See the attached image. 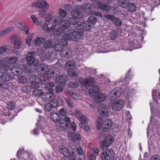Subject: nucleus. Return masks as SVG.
I'll list each match as a JSON object with an SVG mask.
<instances>
[{"label":"nucleus","mask_w":160,"mask_h":160,"mask_svg":"<svg viewBox=\"0 0 160 160\" xmlns=\"http://www.w3.org/2000/svg\"><path fill=\"white\" fill-rule=\"evenodd\" d=\"M92 4L95 8L100 9L102 3L101 0H93Z\"/></svg>","instance_id":"nucleus-41"},{"label":"nucleus","mask_w":160,"mask_h":160,"mask_svg":"<svg viewBox=\"0 0 160 160\" xmlns=\"http://www.w3.org/2000/svg\"><path fill=\"white\" fill-rule=\"evenodd\" d=\"M8 63L10 65H12L16 63L18 60V58L16 56L11 57L8 59Z\"/></svg>","instance_id":"nucleus-51"},{"label":"nucleus","mask_w":160,"mask_h":160,"mask_svg":"<svg viewBox=\"0 0 160 160\" xmlns=\"http://www.w3.org/2000/svg\"><path fill=\"white\" fill-rule=\"evenodd\" d=\"M59 13L60 17L62 18H64L67 14V12L62 9H59Z\"/></svg>","instance_id":"nucleus-59"},{"label":"nucleus","mask_w":160,"mask_h":160,"mask_svg":"<svg viewBox=\"0 0 160 160\" xmlns=\"http://www.w3.org/2000/svg\"><path fill=\"white\" fill-rule=\"evenodd\" d=\"M103 119L100 117H98L97 119L96 125L97 128L100 129L102 126L103 122Z\"/></svg>","instance_id":"nucleus-52"},{"label":"nucleus","mask_w":160,"mask_h":160,"mask_svg":"<svg viewBox=\"0 0 160 160\" xmlns=\"http://www.w3.org/2000/svg\"><path fill=\"white\" fill-rule=\"evenodd\" d=\"M8 50V48L6 46H3L0 47V58H1L2 54Z\"/></svg>","instance_id":"nucleus-57"},{"label":"nucleus","mask_w":160,"mask_h":160,"mask_svg":"<svg viewBox=\"0 0 160 160\" xmlns=\"http://www.w3.org/2000/svg\"><path fill=\"white\" fill-rule=\"evenodd\" d=\"M74 112L75 115L78 118V119L80 122V123L79 124L80 127H83V124L87 123L88 122V120L87 117L82 114L80 111L75 110Z\"/></svg>","instance_id":"nucleus-13"},{"label":"nucleus","mask_w":160,"mask_h":160,"mask_svg":"<svg viewBox=\"0 0 160 160\" xmlns=\"http://www.w3.org/2000/svg\"><path fill=\"white\" fill-rule=\"evenodd\" d=\"M76 66V63L73 60H70L66 63L65 66L68 69V72H71L74 69Z\"/></svg>","instance_id":"nucleus-23"},{"label":"nucleus","mask_w":160,"mask_h":160,"mask_svg":"<svg viewBox=\"0 0 160 160\" xmlns=\"http://www.w3.org/2000/svg\"><path fill=\"white\" fill-rule=\"evenodd\" d=\"M11 71L13 75L17 76L20 74L22 72V70L18 66H14L11 68Z\"/></svg>","instance_id":"nucleus-30"},{"label":"nucleus","mask_w":160,"mask_h":160,"mask_svg":"<svg viewBox=\"0 0 160 160\" xmlns=\"http://www.w3.org/2000/svg\"><path fill=\"white\" fill-rule=\"evenodd\" d=\"M118 2L121 7L125 8L127 7L129 2L128 0H118Z\"/></svg>","instance_id":"nucleus-43"},{"label":"nucleus","mask_w":160,"mask_h":160,"mask_svg":"<svg viewBox=\"0 0 160 160\" xmlns=\"http://www.w3.org/2000/svg\"><path fill=\"white\" fill-rule=\"evenodd\" d=\"M2 61V59L0 60V63H1ZM10 70H11V68L6 62H4L3 64H1L0 65V72L5 73Z\"/></svg>","instance_id":"nucleus-27"},{"label":"nucleus","mask_w":160,"mask_h":160,"mask_svg":"<svg viewBox=\"0 0 160 160\" xmlns=\"http://www.w3.org/2000/svg\"><path fill=\"white\" fill-rule=\"evenodd\" d=\"M114 141L113 137L111 135H108L106 136L103 140L101 142L100 145L101 149L103 150L107 148Z\"/></svg>","instance_id":"nucleus-8"},{"label":"nucleus","mask_w":160,"mask_h":160,"mask_svg":"<svg viewBox=\"0 0 160 160\" xmlns=\"http://www.w3.org/2000/svg\"><path fill=\"white\" fill-rule=\"evenodd\" d=\"M27 81L26 78L25 77L20 76L18 77V82L20 84L25 83Z\"/></svg>","instance_id":"nucleus-60"},{"label":"nucleus","mask_w":160,"mask_h":160,"mask_svg":"<svg viewBox=\"0 0 160 160\" xmlns=\"http://www.w3.org/2000/svg\"><path fill=\"white\" fill-rule=\"evenodd\" d=\"M56 53L55 51H48L45 54L44 57L45 58L48 59L54 58H56Z\"/></svg>","instance_id":"nucleus-36"},{"label":"nucleus","mask_w":160,"mask_h":160,"mask_svg":"<svg viewBox=\"0 0 160 160\" xmlns=\"http://www.w3.org/2000/svg\"><path fill=\"white\" fill-rule=\"evenodd\" d=\"M68 78L66 75L61 74L59 76H57L55 79V82L58 84H63L67 81Z\"/></svg>","instance_id":"nucleus-24"},{"label":"nucleus","mask_w":160,"mask_h":160,"mask_svg":"<svg viewBox=\"0 0 160 160\" xmlns=\"http://www.w3.org/2000/svg\"><path fill=\"white\" fill-rule=\"evenodd\" d=\"M50 115L51 119L53 122H56L60 119L59 115L55 112H51Z\"/></svg>","instance_id":"nucleus-38"},{"label":"nucleus","mask_w":160,"mask_h":160,"mask_svg":"<svg viewBox=\"0 0 160 160\" xmlns=\"http://www.w3.org/2000/svg\"><path fill=\"white\" fill-rule=\"evenodd\" d=\"M102 8H100V9L104 10L106 12L108 11L109 9H110V7L109 6L102 4Z\"/></svg>","instance_id":"nucleus-64"},{"label":"nucleus","mask_w":160,"mask_h":160,"mask_svg":"<svg viewBox=\"0 0 160 160\" xmlns=\"http://www.w3.org/2000/svg\"><path fill=\"white\" fill-rule=\"evenodd\" d=\"M106 95L104 93H100L98 94L94 97V99L97 103L104 101L106 98Z\"/></svg>","instance_id":"nucleus-34"},{"label":"nucleus","mask_w":160,"mask_h":160,"mask_svg":"<svg viewBox=\"0 0 160 160\" xmlns=\"http://www.w3.org/2000/svg\"><path fill=\"white\" fill-rule=\"evenodd\" d=\"M91 5L89 3H86L84 6V10L87 14H90L91 12Z\"/></svg>","instance_id":"nucleus-44"},{"label":"nucleus","mask_w":160,"mask_h":160,"mask_svg":"<svg viewBox=\"0 0 160 160\" xmlns=\"http://www.w3.org/2000/svg\"><path fill=\"white\" fill-rule=\"evenodd\" d=\"M122 91L121 88H115L111 92L109 96L111 99L114 100L120 95Z\"/></svg>","instance_id":"nucleus-17"},{"label":"nucleus","mask_w":160,"mask_h":160,"mask_svg":"<svg viewBox=\"0 0 160 160\" xmlns=\"http://www.w3.org/2000/svg\"><path fill=\"white\" fill-rule=\"evenodd\" d=\"M35 52H32L28 53L27 54L26 60L28 64L32 65L35 61L34 56Z\"/></svg>","instance_id":"nucleus-25"},{"label":"nucleus","mask_w":160,"mask_h":160,"mask_svg":"<svg viewBox=\"0 0 160 160\" xmlns=\"http://www.w3.org/2000/svg\"><path fill=\"white\" fill-rule=\"evenodd\" d=\"M59 41L61 42L55 44L53 45V48L57 52H62V54L66 56H70L71 52L67 47L68 43V41L64 39L62 36Z\"/></svg>","instance_id":"nucleus-2"},{"label":"nucleus","mask_w":160,"mask_h":160,"mask_svg":"<svg viewBox=\"0 0 160 160\" xmlns=\"http://www.w3.org/2000/svg\"><path fill=\"white\" fill-rule=\"evenodd\" d=\"M65 100L68 107L71 108H73V106L72 104V101L71 98H65Z\"/></svg>","instance_id":"nucleus-55"},{"label":"nucleus","mask_w":160,"mask_h":160,"mask_svg":"<svg viewBox=\"0 0 160 160\" xmlns=\"http://www.w3.org/2000/svg\"><path fill=\"white\" fill-rule=\"evenodd\" d=\"M104 17L106 19L112 21L115 26L120 27L122 24V20L113 15L107 14L105 15Z\"/></svg>","instance_id":"nucleus-15"},{"label":"nucleus","mask_w":160,"mask_h":160,"mask_svg":"<svg viewBox=\"0 0 160 160\" xmlns=\"http://www.w3.org/2000/svg\"><path fill=\"white\" fill-rule=\"evenodd\" d=\"M143 37L142 36H139L138 38V41L137 40H134L133 41L130 42L128 43V47L126 46H122L121 47L122 50L125 51L129 50L131 51L135 49H138L139 48V43L141 42L143 40ZM141 48V47H140Z\"/></svg>","instance_id":"nucleus-5"},{"label":"nucleus","mask_w":160,"mask_h":160,"mask_svg":"<svg viewBox=\"0 0 160 160\" xmlns=\"http://www.w3.org/2000/svg\"><path fill=\"white\" fill-rule=\"evenodd\" d=\"M83 82L86 86H90L95 83V80L93 77H89L85 79Z\"/></svg>","instance_id":"nucleus-35"},{"label":"nucleus","mask_w":160,"mask_h":160,"mask_svg":"<svg viewBox=\"0 0 160 160\" xmlns=\"http://www.w3.org/2000/svg\"><path fill=\"white\" fill-rule=\"evenodd\" d=\"M12 78L13 76L8 73L3 74L0 76L1 80L3 82L9 81Z\"/></svg>","instance_id":"nucleus-32"},{"label":"nucleus","mask_w":160,"mask_h":160,"mask_svg":"<svg viewBox=\"0 0 160 160\" xmlns=\"http://www.w3.org/2000/svg\"><path fill=\"white\" fill-rule=\"evenodd\" d=\"M79 85V84L78 82L70 81L68 84V86L73 88H78Z\"/></svg>","instance_id":"nucleus-53"},{"label":"nucleus","mask_w":160,"mask_h":160,"mask_svg":"<svg viewBox=\"0 0 160 160\" xmlns=\"http://www.w3.org/2000/svg\"><path fill=\"white\" fill-rule=\"evenodd\" d=\"M127 8L130 12H133L136 10L137 7L135 4L132 2H129Z\"/></svg>","instance_id":"nucleus-46"},{"label":"nucleus","mask_w":160,"mask_h":160,"mask_svg":"<svg viewBox=\"0 0 160 160\" xmlns=\"http://www.w3.org/2000/svg\"><path fill=\"white\" fill-rule=\"evenodd\" d=\"M99 87L97 85H93L88 89V92L90 94L97 93L99 90Z\"/></svg>","instance_id":"nucleus-37"},{"label":"nucleus","mask_w":160,"mask_h":160,"mask_svg":"<svg viewBox=\"0 0 160 160\" xmlns=\"http://www.w3.org/2000/svg\"><path fill=\"white\" fill-rule=\"evenodd\" d=\"M124 104V101L121 99L117 100L112 103L111 108L114 111L120 110L123 108Z\"/></svg>","instance_id":"nucleus-14"},{"label":"nucleus","mask_w":160,"mask_h":160,"mask_svg":"<svg viewBox=\"0 0 160 160\" xmlns=\"http://www.w3.org/2000/svg\"><path fill=\"white\" fill-rule=\"evenodd\" d=\"M123 94L127 99L131 98L133 94V92L132 89L129 87L127 86L123 91Z\"/></svg>","instance_id":"nucleus-29"},{"label":"nucleus","mask_w":160,"mask_h":160,"mask_svg":"<svg viewBox=\"0 0 160 160\" xmlns=\"http://www.w3.org/2000/svg\"><path fill=\"white\" fill-rule=\"evenodd\" d=\"M14 29V27H10L6 29H3V32H4L5 35L10 32L13 31Z\"/></svg>","instance_id":"nucleus-63"},{"label":"nucleus","mask_w":160,"mask_h":160,"mask_svg":"<svg viewBox=\"0 0 160 160\" xmlns=\"http://www.w3.org/2000/svg\"><path fill=\"white\" fill-rule=\"evenodd\" d=\"M22 160H31L32 158V154L30 152H25L22 156Z\"/></svg>","instance_id":"nucleus-45"},{"label":"nucleus","mask_w":160,"mask_h":160,"mask_svg":"<svg viewBox=\"0 0 160 160\" xmlns=\"http://www.w3.org/2000/svg\"><path fill=\"white\" fill-rule=\"evenodd\" d=\"M59 113L61 116H65L68 114V110L64 108H62L59 110Z\"/></svg>","instance_id":"nucleus-56"},{"label":"nucleus","mask_w":160,"mask_h":160,"mask_svg":"<svg viewBox=\"0 0 160 160\" xmlns=\"http://www.w3.org/2000/svg\"><path fill=\"white\" fill-rule=\"evenodd\" d=\"M10 40L14 44V47L16 49L20 48L22 44L21 38L18 36L12 35L10 37Z\"/></svg>","instance_id":"nucleus-12"},{"label":"nucleus","mask_w":160,"mask_h":160,"mask_svg":"<svg viewBox=\"0 0 160 160\" xmlns=\"http://www.w3.org/2000/svg\"><path fill=\"white\" fill-rule=\"evenodd\" d=\"M16 26L22 30L24 31L27 34H29V30L28 26L23 22L17 23Z\"/></svg>","instance_id":"nucleus-26"},{"label":"nucleus","mask_w":160,"mask_h":160,"mask_svg":"<svg viewBox=\"0 0 160 160\" xmlns=\"http://www.w3.org/2000/svg\"><path fill=\"white\" fill-rule=\"evenodd\" d=\"M92 25L88 20L84 22H77L75 24V27L78 29H81V31L89 30L92 28Z\"/></svg>","instance_id":"nucleus-9"},{"label":"nucleus","mask_w":160,"mask_h":160,"mask_svg":"<svg viewBox=\"0 0 160 160\" xmlns=\"http://www.w3.org/2000/svg\"><path fill=\"white\" fill-rule=\"evenodd\" d=\"M32 6L35 8L41 9L38 11L39 15L41 17H43L47 13L49 7V5L43 0H39L32 3Z\"/></svg>","instance_id":"nucleus-4"},{"label":"nucleus","mask_w":160,"mask_h":160,"mask_svg":"<svg viewBox=\"0 0 160 160\" xmlns=\"http://www.w3.org/2000/svg\"><path fill=\"white\" fill-rule=\"evenodd\" d=\"M114 157V152L112 149H108L101 154L102 160H113Z\"/></svg>","instance_id":"nucleus-7"},{"label":"nucleus","mask_w":160,"mask_h":160,"mask_svg":"<svg viewBox=\"0 0 160 160\" xmlns=\"http://www.w3.org/2000/svg\"><path fill=\"white\" fill-rule=\"evenodd\" d=\"M59 151L61 154L64 156H70V154L67 148L62 146L59 149Z\"/></svg>","instance_id":"nucleus-42"},{"label":"nucleus","mask_w":160,"mask_h":160,"mask_svg":"<svg viewBox=\"0 0 160 160\" xmlns=\"http://www.w3.org/2000/svg\"><path fill=\"white\" fill-rule=\"evenodd\" d=\"M99 151V149L97 148H92L90 152V160H96V156L98 155Z\"/></svg>","instance_id":"nucleus-28"},{"label":"nucleus","mask_w":160,"mask_h":160,"mask_svg":"<svg viewBox=\"0 0 160 160\" xmlns=\"http://www.w3.org/2000/svg\"><path fill=\"white\" fill-rule=\"evenodd\" d=\"M69 26V23L68 20H63L61 21L58 16H55L52 22H46L42 26V28L44 31L47 32L53 31L54 35H56L57 37H58Z\"/></svg>","instance_id":"nucleus-1"},{"label":"nucleus","mask_w":160,"mask_h":160,"mask_svg":"<svg viewBox=\"0 0 160 160\" xmlns=\"http://www.w3.org/2000/svg\"><path fill=\"white\" fill-rule=\"evenodd\" d=\"M52 42L51 40H49L46 42L44 44V48H48L52 45Z\"/></svg>","instance_id":"nucleus-62"},{"label":"nucleus","mask_w":160,"mask_h":160,"mask_svg":"<svg viewBox=\"0 0 160 160\" xmlns=\"http://www.w3.org/2000/svg\"><path fill=\"white\" fill-rule=\"evenodd\" d=\"M158 98L160 99V93H159V91L158 90H155L152 91V95L153 98V102H152L151 101L150 102V105L151 106V112H152V108L154 107H155L156 105H158V102L155 100L156 97V96L158 97Z\"/></svg>","instance_id":"nucleus-16"},{"label":"nucleus","mask_w":160,"mask_h":160,"mask_svg":"<svg viewBox=\"0 0 160 160\" xmlns=\"http://www.w3.org/2000/svg\"><path fill=\"white\" fill-rule=\"evenodd\" d=\"M59 123L61 127L65 129L68 128V125L70 123V119L68 117H66L64 119H60Z\"/></svg>","instance_id":"nucleus-20"},{"label":"nucleus","mask_w":160,"mask_h":160,"mask_svg":"<svg viewBox=\"0 0 160 160\" xmlns=\"http://www.w3.org/2000/svg\"><path fill=\"white\" fill-rule=\"evenodd\" d=\"M71 15L72 17L70 18L69 21H68L70 24L73 25L75 27V24L77 22H80V21H77L76 19H80L82 18L83 17L82 12L79 11L77 10H73L71 12Z\"/></svg>","instance_id":"nucleus-6"},{"label":"nucleus","mask_w":160,"mask_h":160,"mask_svg":"<svg viewBox=\"0 0 160 160\" xmlns=\"http://www.w3.org/2000/svg\"><path fill=\"white\" fill-rule=\"evenodd\" d=\"M48 72V79L52 78L53 79L60 73L59 69L55 65L49 67Z\"/></svg>","instance_id":"nucleus-10"},{"label":"nucleus","mask_w":160,"mask_h":160,"mask_svg":"<svg viewBox=\"0 0 160 160\" xmlns=\"http://www.w3.org/2000/svg\"><path fill=\"white\" fill-rule=\"evenodd\" d=\"M44 41V39L41 38H37L34 42V44L38 46H39L42 44Z\"/></svg>","instance_id":"nucleus-47"},{"label":"nucleus","mask_w":160,"mask_h":160,"mask_svg":"<svg viewBox=\"0 0 160 160\" xmlns=\"http://www.w3.org/2000/svg\"><path fill=\"white\" fill-rule=\"evenodd\" d=\"M31 88L33 89H37L39 88V84L38 81H36L32 82H30Z\"/></svg>","instance_id":"nucleus-58"},{"label":"nucleus","mask_w":160,"mask_h":160,"mask_svg":"<svg viewBox=\"0 0 160 160\" xmlns=\"http://www.w3.org/2000/svg\"><path fill=\"white\" fill-rule=\"evenodd\" d=\"M7 108L8 109L12 110L14 109L15 107L14 103L11 101L8 102L7 103Z\"/></svg>","instance_id":"nucleus-61"},{"label":"nucleus","mask_w":160,"mask_h":160,"mask_svg":"<svg viewBox=\"0 0 160 160\" xmlns=\"http://www.w3.org/2000/svg\"><path fill=\"white\" fill-rule=\"evenodd\" d=\"M9 87V83L2 81H0V88L4 89H7Z\"/></svg>","instance_id":"nucleus-49"},{"label":"nucleus","mask_w":160,"mask_h":160,"mask_svg":"<svg viewBox=\"0 0 160 160\" xmlns=\"http://www.w3.org/2000/svg\"><path fill=\"white\" fill-rule=\"evenodd\" d=\"M61 160H76L75 156L73 155V153L72 152V156H64L62 157ZM77 160H82L81 158H78Z\"/></svg>","instance_id":"nucleus-39"},{"label":"nucleus","mask_w":160,"mask_h":160,"mask_svg":"<svg viewBox=\"0 0 160 160\" xmlns=\"http://www.w3.org/2000/svg\"><path fill=\"white\" fill-rule=\"evenodd\" d=\"M58 104V102H52V103H47L45 104V107L46 109L49 111H51L52 109L55 107H57Z\"/></svg>","instance_id":"nucleus-33"},{"label":"nucleus","mask_w":160,"mask_h":160,"mask_svg":"<svg viewBox=\"0 0 160 160\" xmlns=\"http://www.w3.org/2000/svg\"><path fill=\"white\" fill-rule=\"evenodd\" d=\"M30 82H32L36 81L37 78L36 75L33 73H29L28 76Z\"/></svg>","instance_id":"nucleus-54"},{"label":"nucleus","mask_w":160,"mask_h":160,"mask_svg":"<svg viewBox=\"0 0 160 160\" xmlns=\"http://www.w3.org/2000/svg\"><path fill=\"white\" fill-rule=\"evenodd\" d=\"M49 68V67H48V66L45 64H39L38 66L37 70L38 69L39 72H41V73H43V82H46V80L48 79L47 78L48 77V69Z\"/></svg>","instance_id":"nucleus-11"},{"label":"nucleus","mask_w":160,"mask_h":160,"mask_svg":"<svg viewBox=\"0 0 160 160\" xmlns=\"http://www.w3.org/2000/svg\"><path fill=\"white\" fill-rule=\"evenodd\" d=\"M55 97L56 96L54 93H44L42 98L44 100L49 102L51 103L52 102H58L57 100H55Z\"/></svg>","instance_id":"nucleus-18"},{"label":"nucleus","mask_w":160,"mask_h":160,"mask_svg":"<svg viewBox=\"0 0 160 160\" xmlns=\"http://www.w3.org/2000/svg\"><path fill=\"white\" fill-rule=\"evenodd\" d=\"M88 21L92 25L95 24L97 22V18L96 16H92L88 18Z\"/></svg>","instance_id":"nucleus-50"},{"label":"nucleus","mask_w":160,"mask_h":160,"mask_svg":"<svg viewBox=\"0 0 160 160\" xmlns=\"http://www.w3.org/2000/svg\"><path fill=\"white\" fill-rule=\"evenodd\" d=\"M98 112L102 116L106 117L108 114V108L105 104H102L99 106Z\"/></svg>","instance_id":"nucleus-21"},{"label":"nucleus","mask_w":160,"mask_h":160,"mask_svg":"<svg viewBox=\"0 0 160 160\" xmlns=\"http://www.w3.org/2000/svg\"><path fill=\"white\" fill-rule=\"evenodd\" d=\"M130 69H129L128 72L127 73L124 79L122 81L123 82H126V83L127 84L132 78V76H129V72H130Z\"/></svg>","instance_id":"nucleus-48"},{"label":"nucleus","mask_w":160,"mask_h":160,"mask_svg":"<svg viewBox=\"0 0 160 160\" xmlns=\"http://www.w3.org/2000/svg\"><path fill=\"white\" fill-rule=\"evenodd\" d=\"M51 134L50 133H46L45 134V135L47 138V140L49 144H50V142H51V144L52 143V144L53 145L54 142L56 144V146L58 145V142L57 141L56 142V141L57 139L56 138L53 139L52 136L51 135Z\"/></svg>","instance_id":"nucleus-31"},{"label":"nucleus","mask_w":160,"mask_h":160,"mask_svg":"<svg viewBox=\"0 0 160 160\" xmlns=\"http://www.w3.org/2000/svg\"><path fill=\"white\" fill-rule=\"evenodd\" d=\"M67 28L65 31L64 34L62 36L63 38L66 40L72 41L76 42L79 40L80 38L84 34L83 31L79 30L78 31L71 32Z\"/></svg>","instance_id":"nucleus-3"},{"label":"nucleus","mask_w":160,"mask_h":160,"mask_svg":"<svg viewBox=\"0 0 160 160\" xmlns=\"http://www.w3.org/2000/svg\"><path fill=\"white\" fill-rule=\"evenodd\" d=\"M118 33L115 30H112L109 33V38L112 40H114L118 36Z\"/></svg>","instance_id":"nucleus-40"},{"label":"nucleus","mask_w":160,"mask_h":160,"mask_svg":"<svg viewBox=\"0 0 160 160\" xmlns=\"http://www.w3.org/2000/svg\"><path fill=\"white\" fill-rule=\"evenodd\" d=\"M10 112L9 111L4 112L0 117V123L2 124L5 123L8 119H10L8 117L10 116Z\"/></svg>","instance_id":"nucleus-22"},{"label":"nucleus","mask_w":160,"mask_h":160,"mask_svg":"<svg viewBox=\"0 0 160 160\" xmlns=\"http://www.w3.org/2000/svg\"><path fill=\"white\" fill-rule=\"evenodd\" d=\"M112 124V121L109 119H105L102 124V129L104 132L108 131Z\"/></svg>","instance_id":"nucleus-19"}]
</instances>
